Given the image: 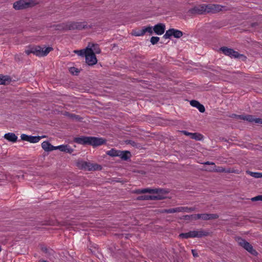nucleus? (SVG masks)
<instances>
[{"mask_svg": "<svg viewBox=\"0 0 262 262\" xmlns=\"http://www.w3.org/2000/svg\"><path fill=\"white\" fill-rule=\"evenodd\" d=\"M219 217L217 214L202 213V219L203 220H210L216 219Z\"/></svg>", "mask_w": 262, "mask_h": 262, "instance_id": "19", "label": "nucleus"}, {"mask_svg": "<svg viewBox=\"0 0 262 262\" xmlns=\"http://www.w3.org/2000/svg\"><path fill=\"white\" fill-rule=\"evenodd\" d=\"M191 252H192V254L194 257H198L199 256L198 254L195 250L192 249L191 250Z\"/></svg>", "mask_w": 262, "mask_h": 262, "instance_id": "43", "label": "nucleus"}, {"mask_svg": "<svg viewBox=\"0 0 262 262\" xmlns=\"http://www.w3.org/2000/svg\"><path fill=\"white\" fill-rule=\"evenodd\" d=\"M229 9L225 6L217 4L200 5L189 10L191 14H202L205 13H215L221 11H227Z\"/></svg>", "mask_w": 262, "mask_h": 262, "instance_id": "1", "label": "nucleus"}, {"mask_svg": "<svg viewBox=\"0 0 262 262\" xmlns=\"http://www.w3.org/2000/svg\"><path fill=\"white\" fill-rule=\"evenodd\" d=\"M120 150L115 149H112L106 152L107 155L111 157H119L120 156Z\"/></svg>", "mask_w": 262, "mask_h": 262, "instance_id": "23", "label": "nucleus"}, {"mask_svg": "<svg viewBox=\"0 0 262 262\" xmlns=\"http://www.w3.org/2000/svg\"><path fill=\"white\" fill-rule=\"evenodd\" d=\"M153 30L156 34L160 35L164 33L165 30V26L163 24H158L154 27Z\"/></svg>", "mask_w": 262, "mask_h": 262, "instance_id": "13", "label": "nucleus"}, {"mask_svg": "<svg viewBox=\"0 0 262 262\" xmlns=\"http://www.w3.org/2000/svg\"><path fill=\"white\" fill-rule=\"evenodd\" d=\"M190 104L191 106L197 108L201 113H204L205 111L204 105L196 100H191Z\"/></svg>", "mask_w": 262, "mask_h": 262, "instance_id": "16", "label": "nucleus"}, {"mask_svg": "<svg viewBox=\"0 0 262 262\" xmlns=\"http://www.w3.org/2000/svg\"><path fill=\"white\" fill-rule=\"evenodd\" d=\"M244 120L248 121L250 122L262 124V119L259 118H254L253 116L250 115H245Z\"/></svg>", "mask_w": 262, "mask_h": 262, "instance_id": "15", "label": "nucleus"}, {"mask_svg": "<svg viewBox=\"0 0 262 262\" xmlns=\"http://www.w3.org/2000/svg\"><path fill=\"white\" fill-rule=\"evenodd\" d=\"M4 137L8 141L12 142H15L17 140V137L15 134L12 133H9L5 134Z\"/></svg>", "mask_w": 262, "mask_h": 262, "instance_id": "18", "label": "nucleus"}, {"mask_svg": "<svg viewBox=\"0 0 262 262\" xmlns=\"http://www.w3.org/2000/svg\"><path fill=\"white\" fill-rule=\"evenodd\" d=\"M221 50L225 55L231 57L238 58L240 56L242 55H240L237 52L235 51L233 49L227 47H222L221 48Z\"/></svg>", "mask_w": 262, "mask_h": 262, "instance_id": "11", "label": "nucleus"}, {"mask_svg": "<svg viewBox=\"0 0 262 262\" xmlns=\"http://www.w3.org/2000/svg\"><path fill=\"white\" fill-rule=\"evenodd\" d=\"M181 132H182L183 134H184V135H186V136H189L190 137H191V134H192V133H189V132H187V131H186V130H182V131H181Z\"/></svg>", "mask_w": 262, "mask_h": 262, "instance_id": "42", "label": "nucleus"}, {"mask_svg": "<svg viewBox=\"0 0 262 262\" xmlns=\"http://www.w3.org/2000/svg\"><path fill=\"white\" fill-rule=\"evenodd\" d=\"M191 217H193L195 220L202 219V214L191 215Z\"/></svg>", "mask_w": 262, "mask_h": 262, "instance_id": "39", "label": "nucleus"}, {"mask_svg": "<svg viewBox=\"0 0 262 262\" xmlns=\"http://www.w3.org/2000/svg\"><path fill=\"white\" fill-rule=\"evenodd\" d=\"M44 137H45V136H42V137L30 136L29 142L33 143H37V142H39V140L42 138H44Z\"/></svg>", "mask_w": 262, "mask_h": 262, "instance_id": "27", "label": "nucleus"}, {"mask_svg": "<svg viewBox=\"0 0 262 262\" xmlns=\"http://www.w3.org/2000/svg\"><path fill=\"white\" fill-rule=\"evenodd\" d=\"M25 53L27 55H29L31 53L32 54V53H33L32 47H29L28 49L26 50Z\"/></svg>", "mask_w": 262, "mask_h": 262, "instance_id": "41", "label": "nucleus"}, {"mask_svg": "<svg viewBox=\"0 0 262 262\" xmlns=\"http://www.w3.org/2000/svg\"><path fill=\"white\" fill-rule=\"evenodd\" d=\"M1 250H2V249H1V248L0 247V252L1 251Z\"/></svg>", "mask_w": 262, "mask_h": 262, "instance_id": "51", "label": "nucleus"}, {"mask_svg": "<svg viewBox=\"0 0 262 262\" xmlns=\"http://www.w3.org/2000/svg\"><path fill=\"white\" fill-rule=\"evenodd\" d=\"M195 209L194 207H180V212H191L194 211Z\"/></svg>", "mask_w": 262, "mask_h": 262, "instance_id": "28", "label": "nucleus"}, {"mask_svg": "<svg viewBox=\"0 0 262 262\" xmlns=\"http://www.w3.org/2000/svg\"><path fill=\"white\" fill-rule=\"evenodd\" d=\"M208 234V232L201 229L199 230L190 231L187 233H182L179 235V236L183 238H200L203 236H207Z\"/></svg>", "mask_w": 262, "mask_h": 262, "instance_id": "4", "label": "nucleus"}, {"mask_svg": "<svg viewBox=\"0 0 262 262\" xmlns=\"http://www.w3.org/2000/svg\"><path fill=\"white\" fill-rule=\"evenodd\" d=\"M91 48L92 49L93 52L95 53V54H99L101 52V50L99 48L98 45L97 44H93Z\"/></svg>", "mask_w": 262, "mask_h": 262, "instance_id": "30", "label": "nucleus"}, {"mask_svg": "<svg viewBox=\"0 0 262 262\" xmlns=\"http://www.w3.org/2000/svg\"><path fill=\"white\" fill-rule=\"evenodd\" d=\"M30 136L26 135V134H21L20 136L21 139L23 141H26L29 142Z\"/></svg>", "mask_w": 262, "mask_h": 262, "instance_id": "35", "label": "nucleus"}, {"mask_svg": "<svg viewBox=\"0 0 262 262\" xmlns=\"http://www.w3.org/2000/svg\"><path fill=\"white\" fill-rule=\"evenodd\" d=\"M190 138L200 141L203 139V136L201 134L194 133L191 134Z\"/></svg>", "mask_w": 262, "mask_h": 262, "instance_id": "26", "label": "nucleus"}, {"mask_svg": "<svg viewBox=\"0 0 262 262\" xmlns=\"http://www.w3.org/2000/svg\"><path fill=\"white\" fill-rule=\"evenodd\" d=\"M172 36H174L175 38H179L183 36V32L174 29H170L166 31L163 37L165 39H168Z\"/></svg>", "mask_w": 262, "mask_h": 262, "instance_id": "9", "label": "nucleus"}, {"mask_svg": "<svg viewBox=\"0 0 262 262\" xmlns=\"http://www.w3.org/2000/svg\"><path fill=\"white\" fill-rule=\"evenodd\" d=\"M120 156H119V157H120L122 160H127L129 159L131 156L130 152L127 150H125V151H121L120 150Z\"/></svg>", "mask_w": 262, "mask_h": 262, "instance_id": "22", "label": "nucleus"}, {"mask_svg": "<svg viewBox=\"0 0 262 262\" xmlns=\"http://www.w3.org/2000/svg\"><path fill=\"white\" fill-rule=\"evenodd\" d=\"M75 141L80 144H88L93 146H97L105 143V140L102 138L95 137H81L75 138Z\"/></svg>", "mask_w": 262, "mask_h": 262, "instance_id": "2", "label": "nucleus"}, {"mask_svg": "<svg viewBox=\"0 0 262 262\" xmlns=\"http://www.w3.org/2000/svg\"><path fill=\"white\" fill-rule=\"evenodd\" d=\"M237 242L239 245L243 247L245 249H246L252 255H256L257 254V252L254 249H253L252 246L244 239L240 237L237 238Z\"/></svg>", "mask_w": 262, "mask_h": 262, "instance_id": "7", "label": "nucleus"}, {"mask_svg": "<svg viewBox=\"0 0 262 262\" xmlns=\"http://www.w3.org/2000/svg\"><path fill=\"white\" fill-rule=\"evenodd\" d=\"M162 213H173L175 212H180V207L174 208H170L168 209H164L161 211Z\"/></svg>", "mask_w": 262, "mask_h": 262, "instance_id": "25", "label": "nucleus"}, {"mask_svg": "<svg viewBox=\"0 0 262 262\" xmlns=\"http://www.w3.org/2000/svg\"><path fill=\"white\" fill-rule=\"evenodd\" d=\"M246 173L255 178H262V172H252L250 170H247Z\"/></svg>", "mask_w": 262, "mask_h": 262, "instance_id": "24", "label": "nucleus"}, {"mask_svg": "<svg viewBox=\"0 0 262 262\" xmlns=\"http://www.w3.org/2000/svg\"><path fill=\"white\" fill-rule=\"evenodd\" d=\"M37 3L33 0H19L13 4L15 10H21L35 6Z\"/></svg>", "mask_w": 262, "mask_h": 262, "instance_id": "5", "label": "nucleus"}, {"mask_svg": "<svg viewBox=\"0 0 262 262\" xmlns=\"http://www.w3.org/2000/svg\"><path fill=\"white\" fill-rule=\"evenodd\" d=\"M39 262H48V261H47L46 260H39Z\"/></svg>", "mask_w": 262, "mask_h": 262, "instance_id": "49", "label": "nucleus"}, {"mask_svg": "<svg viewBox=\"0 0 262 262\" xmlns=\"http://www.w3.org/2000/svg\"><path fill=\"white\" fill-rule=\"evenodd\" d=\"M41 249L43 251H44L45 252H47V249L46 247H42Z\"/></svg>", "mask_w": 262, "mask_h": 262, "instance_id": "48", "label": "nucleus"}, {"mask_svg": "<svg viewBox=\"0 0 262 262\" xmlns=\"http://www.w3.org/2000/svg\"><path fill=\"white\" fill-rule=\"evenodd\" d=\"M159 37L152 36L150 38V42L152 45H155L159 41Z\"/></svg>", "mask_w": 262, "mask_h": 262, "instance_id": "34", "label": "nucleus"}, {"mask_svg": "<svg viewBox=\"0 0 262 262\" xmlns=\"http://www.w3.org/2000/svg\"><path fill=\"white\" fill-rule=\"evenodd\" d=\"M86 62L90 66L95 64L97 62V59L95 53L91 48H87V52L85 56Z\"/></svg>", "mask_w": 262, "mask_h": 262, "instance_id": "8", "label": "nucleus"}, {"mask_svg": "<svg viewBox=\"0 0 262 262\" xmlns=\"http://www.w3.org/2000/svg\"><path fill=\"white\" fill-rule=\"evenodd\" d=\"M55 149H59L61 151L64 152L66 151V145H61L59 146H55Z\"/></svg>", "mask_w": 262, "mask_h": 262, "instance_id": "36", "label": "nucleus"}, {"mask_svg": "<svg viewBox=\"0 0 262 262\" xmlns=\"http://www.w3.org/2000/svg\"><path fill=\"white\" fill-rule=\"evenodd\" d=\"M41 147L46 151H50L55 149V146L52 145L48 141L43 142L41 144Z\"/></svg>", "mask_w": 262, "mask_h": 262, "instance_id": "17", "label": "nucleus"}, {"mask_svg": "<svg viewBox=\"0 0 262 262\" xmlns=\"http://www.w3.org/2000/svg\"><path fill=\"white\" fill-rule=\"evenodd\" d=\"M74 52L77 53L79 56L84 55L85 56L86 53L87 52V48L85 50H75Z\"/></svg>", "mask_w": 262, "mask_h": 262, "instance_id": "32", "label": "nucleus"}, {"mask_svg": "<svg viewBox=\"0 0 262 262\" xmlns=\"http://www.w3.org/2000/svg\"><path fill=\"white\" fill-rule=\"evenodd\" d=\"M136 36H141L145 34V31L143 28L137 31H135L133 34Z\"/></svg>", "mask_w": 262, "mask_h": 262, "instance_id": "31", "label": "nucleus"}, {"mask_svg": "<svg viewBox=\"0 0 262 262\" xmlns=\"http://www.w3.org/2000/svg\"><path fill=\"white\" fill-rule=\"evenodd\" d=\"M143 30L145 31V33L146 32H148L149 33V34H152L153 33V28L152 27H143Z\"/></svg>", "mask_w": 262, "mask_h": 262, "instance_id": "33", "label": "nucleus"}, {"mask_svg": "<svg viewBox=\"0 0 262 262\" xmlns=\"http://www.w3.org/2000/svg\"><path fill=\"white\" fill-rule=\"evenodd\" d=\"M162 198L159 195H142L137 198L136 200H160Z\"/></svg>", "mask_w": 262, "mask_h": 262, "instance_id": "12", "label": "nucleus"}, {"mask_svg": "<svg viewBox=\"0 0 262 262\" xmlns=\"http://www.w3.org/2000/svg\"><path fill=\"white\" fill-rule=\"evenodd\" d=\"M224 172L228 173H236V174H239L240 173V171H239V170H238L237 169H234L233 168H225Z\"/></svg>", "mask_w": 262, "mask_h": 262, "instance_id": "29", "label": "nucleus"}, {"mask_svg": "<svg viewBox=\"0 0 262 262\" xmlns=\"http://www.w3.org/2000/svg\"><path fill=\"white\" fill-rule=\"evenodd\" d=\"M206 170L210 172H224L225 168L222 166L216 167L214 165L213 167L207 168Z\"/></svg>", "mask_w": 262, "mask_h": 262, "instance_id": "21", "label": "nucleus"}, {"mask_svg": "<svg viewBox=\"0 0 262 262\" xmlns=\"http://www.w3.org/2000/svg\"><path fill=\"white\" fill-rule=\"evenodd\" d=\"M73 151V149L70 147L69 145H66V151L64 152L71 154Z\"/></svg>", "mask_w": 262, "mask_h": 262, "instance_id": "38", "label": "nucleus"}, {"mask_svg": "<svg viewBox=\"0 0 262 262\" xmlns=\"http://www.w3.org/2000/svg\"><path fill=\"white\" fill-rule=\"evenodd\" d=\"M33 53L32 54L37 56H46L50 51L53 50V48L48 47L45 48H42L40 46L32 47Z\"/></svg>", "mask_w": 262, "mask_h": 262, "instance_id": "6", "label": "nucleus"}, {"mask_svg": "<svg viewBox=\"0 0 262 262\" xmlns=\"http://www.w3.org/2000/svg\"><path fill=\"white\" fill-rule=\"evenodd\" d=\"M234 116H235V118L236 119L244 120L245 115H234Z\"/></svg>", "mask_w": 262, "mask_h": 262, "instance_id": "40", "label": "nucleus"}, {"mask_svg": "<svg viewBox=\"0 0 262 262\" xmlns=\"http://www.w3.org/2000/svg\"><path fill=\"white\" fill-rule=\"evenodd\" d=\"M76 165L78 168L84 170L91 171L101 169V165L83 160H78Z\"/></svg>", "mask_w": 262, "mask_h": 262, "instance_id": "3", "label": "nucleus"}, {"mask_svg": "<svg viewBox=\"0 0 262 262\" xmlns=\"http://www.w3.org/2000/svg\"><path fill=\"white\" fill-rule=\"evenodd\" d=\"M11 81V78L7 75L0 74V85H5Z\"/></svg>", "mask_w": 262, "mask_h": 262, "instance_id": "20", "label": "nucleus"}, {"mask_svg": "<svg viewBox=\"0 0 262 262\" xmlns=\"http://www.w3.org/2000/svg\"><path fill=\"white\" fill-rule=\"evenodd\" d=\"M203 164H205V165H213V166L215 165L214 163L211 162H209V161H207V162H204Z\"/></svg>", "mask_w": 262, "mask_h": 262, "instance_id": "45", "label": "nucleus"}, {"mask_svg": "<svg viewBox=\"0 0 262 262\" xmlns=\"http://www.w3.org/2000/svg\"><path fill=\"white\" fill-rule=\"evenodd\" d=\"M66 28L69 30H81L84 28V26L80 23H70L66 26Z\"/></svg>", "mask_w": 262, "mask_h": 262, "instance_id": "14", "label": "nucleus"}, {"mask_svg": "<svg viewBox=\"0 0 262 262\" xmlns=\"http://www.w3.org/2000/svg\"><path fill=\"white\" fill-rule=\"evenodd\" d=\"M71 72L73 73H74V72H76V73H78V71H77V69L75 68H71Z\"/></svg>", "mask_w": 262, "mask_h": 262, "instance_id": "47", "label": "nucleus"}, {"mask_svg": "<svg viewBox=\"0 0 262 262\" xmlns=\"http://www.w3.org/2000/svg\"><path fill=\"white\" fill-rule=\"evenodd\" d=\"M191 217V215H186L184 216V219H185L186 220H189L190 219Z\"/></svg>", "mask_w": 262, "mask_h": 262, "instance_id": "46", "label": "nucleus"}, {"mask_svg": "<svg viewBox=\"0 0 262 262\" xmlns=\"http://www.w3.org/2000/svg\"><path fill=\"white\" fill-rule=\"evenodd\" d=\"M128 144H129L133 146H136V143L135 142L132 141V140H128L127 141Z\"/></svg>", "mask_w": 262, "mask_h": 262, "instance_id": "44", "label": "nucleus"}, {"mask_svg": "<svg viewBox=\"0 0 262 262\" xmlns=\"http://www.w3.org/2000/svg\"><path fill=\"white\" fill-rule=\"evenodd\" d=\"M252 201H262V195H257L251 198Z\"/></svg>", "mask_w": 262, "mask_h": 262, "instance_id": "37", "label": "nucleus"}, {"mask_svg": "<svg viewBox=\"0 0 262 262\" xmlns=\"http://www.w3.org/2000/svg\"><path fill=\"white\" fill-rule=\"evenodd\" d=\"M234 115H235V114H233V115L231 116V117H234V118H235Z\"/></svg>", "mask_w": 262, "mask_h": 262, "instance_id": "50", "label": "nucleus"}, {"mask_svg": "<svg viewBox=\"0 0 262 262\" xmlns=\"http://www.w3.org/2000/svg\"><path fill=\"white\" fill-rule=\"evenodd\" d=\"M161 191V189H151V188H144V189H137L133 190V193L136 194H142L145 193H149L151 194H158Z\"/></svg>", "mask_w": 262, "mask_h": 262, "instance_id": "10", "label": "nucleus"}]
</instances>
